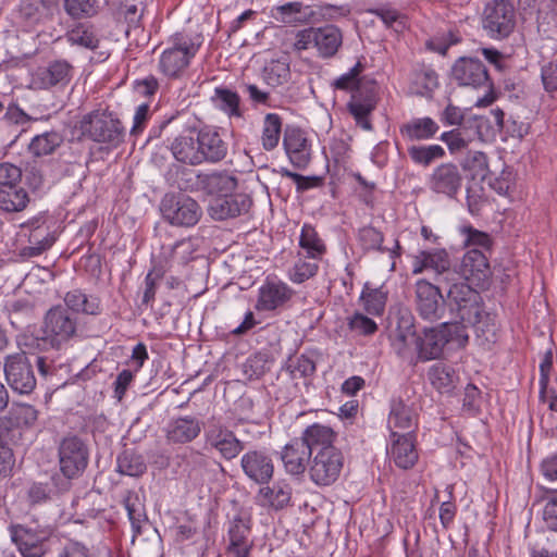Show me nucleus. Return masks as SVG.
<instances>
[{"mask_svg":"<svg viewBox=\"0 0 557 557\" xmlns=\"http://www.w3.org/2000/svg\"><path fill=\"white\" fill-rule=\"evenodd\" d=\"M391 337L393 350L398 357L413 364L420 361V336L412 324L408 321L405 325L399 324Z\"/></svg>","mask_w":557,"mask_h":557,"instance_id":"aec40b11","label":"nucleus"},{"mask_svg":"<svg viewBox=\"0 0 557 557\" xmlns=\"http://www.w3.org/2000/svg\"><path fill=\"white\" fill-rule=\"evenodd\" d=\"M314 47L321 58H331L336 54L343 42L341 29L335 25H325L314 28Z\"/></svg>","mask_w":557,"mask_h":557,"instance_id":"473e14b6","label":"nucleus"},{"mask_svg":"<svg viewBox=\"0 0 557 557\" xmlns=\"http://www.w3.org/2000/svg\"><path fill=\"white\" fill-rule=\"evenodd\" d=\"M243 92L248 96L250 102L257 106L272 107L270 92L259 88L255 84H244Z\"/></svg>","mask_w":557,"mask_h":557,"instance_id":"69168bd1","label":"nucleus"},{"mask_svg":"<svg viewBox=\"0 0 557 557\" xmlns=\"http://www.w3.org/2000/svg\"><path fill=\"white\" fill-rule=\"evenodd\" d=\"M202 422L194 416L172 419L165 428L166 441L171 444H187L199 436Z\"/></svg>","mask_w":557,"mask_h":557,"instance_id":"393cba45","label":"nucleus"},{"mask_svg":"<svg viewBox=\"0 0 557 557\" xmlns=\"http://www.w3.org/2000/svg\"><path fill=\"white\" fill-rule=\"evenodd\" d=\"M89 449L77 435L69 434L58 444L59 469L63 479L53 476L52 480L60 491H67L71 481L79 478L88 466Z\"/></svg>","mask_w":557,"mask_h":557,"instance_id":"39448f33","label":"nucleus"},{"mask_svg":"<svg viewBox=\"0 0 557 557\" xmlns=\"http://www.w3.org/2000/svg\"><path fill=\"white\" fill-rule=\"evenodd\" d=\"M292 493L293 490L288 483L276 482L271 487H261L258 495L263 498L264 503L277 510L289 505Z\"/></svg>","mask_w":557,"mask_h":557,"instance_id":"ea45409f","label":"nucleus"},{"mask_svg":"<svg viewBox=\"0 0 557 557\" xmlns=\"http://www.w3.org/2000/svg\"><path fill=\"white\" fill-rule=\"evenodd\" d=\"M50 532L45 529H34L27 525L11 528L12 541L16 544L22 557H44L48 552Z\"/></svg>","mask_w":557,"mask_h":557,"instance_id":"4468645a","label":"nucleus"},{"mask_svg":"<svg viewBox=\"0 0 557 557\" xmlns=\"http://www.w3.org/2000/svg\"><path fill=\"white\" fill-rule=\"evenodd\" d=\"M200 186L211 195L224 196L232 194L237 187V177L226 171L197 175Z\"/></svg>","mask_w":557,"mask_h":557,"instance_id":"c756f323","label":"nucleus"},{"mask_svg":"<svg viewBox=\"0 0 557 557\" xmlns=\"http://www.w3.org/2000/svg\"><path fill=\"white\" fill-rule=\"evenodd\" d=\"M451 314L455 315L451 321L444 322L437 327L424 330V335L420 337L419 343L421 361L438 358L448 343H456L460 347L468 343L467 329L474 326L476 323L463 321L456 312Z\"/></svg>","mask_w":557,"mask_h":557,"instance_id":"20e7f679","label":"nucleus"},{"mask_svg":"<svg viewBox=\"0 0 557 557\" xmlns=\"http://www.w3.org/2000/svg\"><path fill=\"white\" fill-rule=\"evenodd\" d=\"M458 276L455 282H463L485 287L492 275L487 257L479 249L467 251L457 269Z\"/></svg>","mask_w":557,"mask_h":557,"instance_id":"2eb2a0df","label":"nucleus"},{"mask_svg":"<svg viewBox=\"0 0 557 557\" xmlns=\"http://www.w3.org/2000/svg\"><path fill=\"white\" fill-rule=\"evenodd\" d=\"M79 324L76 315L62 305L51 307L44 315L40 334L34 338L40 349H62L78 337Z\"/></svg>","mask_w":557,"mask_h":557,"instance_id":"7ed1b4c3","label":"nucleus"},{"mask_svg":"<svg viewBox=\"0 0 557 557\" xmlns=\"http://www.w3.org/2000/svg\"><path fill=\"white\" fill-rule=\"evenodd\" d=\"M197 136L202 163H216L226 157L228 146L216 131L203 128L197 133Z\"/></svg>","mask_w":557,"mask_h":557,"instance_id":"bb28decb","label":"nucleus"},{"mask_svg":"<svg viewBox=\"0 0 557 557\" xmlns=\"http://www.w3.org/2000/svg\"><path fill=\"white\" fill-rule=\"evenodd\" d=\"M314 27L305 28L295 33L294 41L292 42V49L300 52L314 47Z\"/></svg>","mask_w":557,"mask_h":557,"instance_id":"774afa93","label":"nucleus"},{"mask_svg":"<svg viewBox=\"0 0 557 557\" xmlns=\"http://www.w3.org/2000/svg\"><path fill=\"white\" fill-rule=\"evenodd\" d=\"M294 295V290L282 281H265L259 288L256 308L272 311L284 306Z\"/></svg>","mask_w":557,"mask_h":557,"instance_id":"b1692460","label":"nucleus"},{"mask_svg":"<svg viewBox=\"0 0 557 557\" xmlns=\"http://www.w3.org/2000/svg\"><path fill=\"white\" fill-rule=\"evenodd\" d=\"M272 16L284 24H307L314 17L312 7L306 5L300 1H292L277 7L272 10Z\"/></svg>","mask_w":557,"mask_h":557,"instance_id":"c85d7f7f","label":"nucleus"},{"mask_svg":"<svg viewBox=\"0 0 557 557\" xmlns=\"http://www.w3.org/2000/svg\"><path fill=\"white\" fill-rule=\"evenodd\" d=\"M429 379L440 393H450L455 388L457 376L451 367L436 363L430 369Z\"/></svg>","mask_w":557,"mask_h":557,"instance_id":"49530a36","label":"nucleus"},{"mask_svg":"<svg viewBox=\"0 0 557 557\" xmlns=\"http://www.w3.org/2000/svg\"><path fill=\"white\" fill-rule=\"evenodd\" d=\"M336 434L326 425L314 423L307 426L299 437L304 444L311 450L312 455L337 449L334 446Z\"/></svg>","mask_w":557,"mask_h":557,"instance_id":"a878e982","label":"nucleus"},{"mask_svg":"<svg viewBox=\"0 0 557 557\" xmlns=\"http://www.w3.org/2000/svg\"><path fill=\"white\" fill-rule=\"evenodd\" d=\"M438 87L436 72L428 66H422L413 73L411 91L418 96L429 97Z\"/></svg>","mask_w":557,"mask_h":557,"instance_id":"79ce46f5","label":"nucleus"},{"mask_svg":"<svg viewBox=\"0 0 557 557\" xmlns=\"http://www.w3.org/2000/svg\"><path fill=\"white\" fill-rule=\"evenodd\" d=\"M240 467L245 475L257 484H268L274 474L272 457L262 449L246 451L240 458Z\"/></svg>","mask_w":557,"mask_h":557,"instance_id":"dca6fc26","label":"nucleus"},{"mask_svg":"<svg viewBox=\"0 0 557 557\" xmlns=\"http://www.w3.org/2000/svg\"><path fill=\"white\" fill-rule=\"evenodd\" d=\"M65 37L71 45L90 50L97 49L100 42L95 26L87 23H78L66 33Z\"/></svg>","mask_w":557,"mask_h":557,"instance_id":"58836bf2","label":"nucleus"},{"mask_svg":"<svg viewBox=\"0 0 557 557\" xmlns=\"http://www.w3.org/2000/svg\"><path fill=\"white\" fill-rule=\"evenodd\" d=\"M451 78L459 86L492 89L493 83L487 69L476 58L461 57L451 67Z\"/></svg>","mask_w":557,"mask_h":557,"instance_id":"ddd939ff","label":"nucleus"},{"mask_svg":"<svg viewBox=\"0 0 557 557\" xmlns=\"http://www.w3.org/2000/svg\"><path fill=\"white\" fill-rule=\"evenodd\" d=\"M343 468V455L339 449H331L312 455L308 473L318 486H329L339 476Z\"/></svg>","mask_w":557,"mask_h":557,"instance_id":"f8f14e48","label":"nucleus"},{"mask_svg":"<svg viewBox=\"0 0 557 557\" xmlns=\"http://www.w3.org/2000/svg\"><path fill=\"white\" fill-rule=\"evenodd\" d=\"M65 309L76 313L98 315L102 311L100 298L94 295H87L82 289H73L64 296Z\"/></svg>","mask_w":557,"mask_h":557,"instance_id":"7c9ffc66","label":"nucleus"},{"mask_svg":"<svg viewBox=\"0 0 557 557\" xmlns=\"http://www.w3.org/2000/svg\"><path fill=\"white\" fill-rule=\"evenodd\" d=\"M78 129L85 138L111 147H117L125 135L121 121L106 110H94L83 115Z\"/></svg>","mask_w":557,"mask_h":557,"instance_id":"423d86ee","label":"nucleus"},{"mask_svg":"<svg viewBox=\"0 0 557 557\" xmlns=\"http://www.w3.org/2000/svg\"><path fill=\"white\" fill-rule=\"evenodd\" d=\"M251 205L252 199L246 194L218 196L210 201L208 213L212 219L223 221L247 213Z\"/></svg>","mask_w":557,"mask_h":557,"instance_id":"a211bd4d","label":"nucleus"},{"mask_svg":"<svg viewBox=\"0 0 557 557\" xmlns=\"http://www.w3.org/2000/svg\"><path fill=\"white\" fill-rule=\"evenodd\" d=\"M250 525L248 521H245L242 517H235L228 528V546H238L245 544H253L249 540Z\"/></svg>","mask_w":557,"mask_h":557,"instance_id":"4d7b16f0","label":"nucleus"},{"mask_svg":"<svg viewBox=\"0 0 557 557\" xmlns=\"http://www.w3.org/2000/svg\"><path fill=\"white\" fill-rule=\"evenodd\" d=\"M543 500V521L549 530L557 532V491H547Z\"/></svg>","mask_w":557,"mask_h":557,"instance_id":"052dcab7","label":"nucleus"},{"mask_svg":"<svg viewBox=\"0 0 557 557\" xmlns=\"http://www.w3.org/2000/svg\"><path fill=\"white\" fill-rule=\"evenodd\" d=\"M30 203L28 191L20 186L0 188V211L4 213H20Z\"/></svg>","mask_w":557,"mask_h":557,"instance_id":"f704fd0d","label":"nucleus"},{"mask_svg":"<svg viewBox=\"0 0 557 557\" xmlns=\"http://www.w3.org/2000/svg\"><path fill=\"white\" fill-rule=\"evenodd\" d=\"M206 445L215 449L225 460L235 459L244 449L245 443L224 425H213L205 432Z\"/></svg>","mask_w":557,"mask_h":557,"instance_id":"f3484780","label":"nucleus"},{"mask_svg":"<svg viewBox=\"0 0 557 557\" xmlns=\"http://www.w3.org/2000/svg\"><path fill=\"white\" fill-rule=\"evenodd\" d=\"M312 458L311 450L296 437L284 446L281 459L287 473L302 475L309 468Z\"/></svg>","mask_w":557,"mask_h":557,"instance_id":"5701e85b","label":"nucleus"},{"mask_svg":"<svg viewBox=\"0 0 557 557\" xmlns=\"http://www.w3.org/2000/svg\"><path fill=\"white\" fill-rule=\"evenodd\" d=\"M462 176L454 163H442L436 166L429 178V188L436 194L454 198L460 190Z\"/></svg>","mask_w":557,"mask_h":557,"instance_id":"6ab92c4d","label":"nucleus"},{"mask_svg":"<svg viewBox=\"0 0 557 557\" xmlns=\"http://www.w3.org/2000/svg\"><path fill=\"white\" fill-rule=\"evenodd\" d=\"M282 132V119L276 113H268L264 116L262 131V145L265 150L274 149L280 140Z\"/></svg>","mask_w":557,"mask_h":557,"instance_id":"3c124183","label":"nucleus"},{"mask_svg":"<svg viewBox=\"0 0 557 557\" xmlns=\"http://www.w3.org/2000/svg\"><path fill=\"white\" fill-rule=\"evenodd\" d=\"M8 423L11 420L15 422V425L32 426L37 421L38 411L28 404L13 403L12 407L5 416H3Z\"/></svg>","mask_w":557,"mask_h":557,"instance_id":"603ef678","label":"nucleus"},{"mask_svg":"<svg viewBox=\"0 0 557 557\" xmlns=\"http://www.w3.org/2000/svg\"><path fill=\"white\" fill-rule=\"evenodd\" d=\"M414 293L416 310L420 318L430 322L443 319L446 301L438 286L426 280H419Z\"/></svg>","mask_w":557,"mask_h":557,"instance_id":"9b49d317","label":"nucleus"},{"mask_svg":"<svg viewBox=\"0 0 557 557\" xmlns=\"http://www.w3.org/2000/svg\"><path fill=\"white\" fill-rule=\"evenodd\" d=\"M117 472L129 476H140L147 470L144 457L134 449H125L117 457Z\"/></svg>","mask_w":557,"mask_h":557,"instance_id":"c03bdc74","label":"nucleus"},{"mask_svg":"<svg viewBox=\"0 0 557 557\" xmlns=\"http://www.w3.org/2000/svg\"><path fill=\"white\" fill-rule=\"evenodd\" d=\"M171 151L178 162L189 165L202 163L197 133L177 136L171 144Z\"/></svg>","mask_w":557,"mask_h":557,"instance_id":"cd10ccee","label":"nucleus"},{"mask_svg":"<svg viewBox=\"0 0 557 557\" xmlns=\"http://www.w3.org/2000/svg\"><path fill=\"white\" fill-rule=\"evenodd\" d=\"M515 9L509 0H492L486 3L482 25L491 38L508 37L515 28Z\"/></svg>","mask_w":557,"mask_h":557,"instance_id":"1a4fd4ad","label":"nucleus"},{"mask_svg":"<svg viewBox=\"0 0 557 557\" xmlns=\"http://www.w3.org/2000/svg\"><path fill=\"white\" fill-rule=\"evenodd\" d=\"M53 242L54 238L49 233L41 236L38 232H35L29 236V245L21 250V256L26 258L37 257L49 249Z\"/></svg>","mask_w":557,"mask_h":557,"instance_id":"13d9d810","label":"nucleus"},{"mask_svg":"<svg viewBox=\"0 0 557 557\" xmlns=\"http://www.w3.org/2000/svg\"><path fill=\"white\" fill-rule=\"evenodd\" d=\"M358 240L362 249L366 251H389L391 257L395 258L400 255V245L395 240L393 249H386L382 246L384 236L383 233L373 226H363L358 232Z\"/></svg>","mask_w":557,"mask_h":557,"instance_id":"e433bc0d","label":"nucleus"},{"mask_svg":"<svg viewBox=\"0 0 557 557\" xmlns=\"http://www.w3.org/2000/svg\"><path fill=\"white\" fill-rule=\"evenodd\" d=\"M265 366L267 359L263 355H253L244 363V373L248 380L259 379L265 373Z\"/></svg>","mask_w":557,"mask_h":557,"instance_id":"0e129e2a","label":"nucleus"},{"mask_svg":"<svg viewBox=\"0 0 557 557\" xmlns=\"http://www.w3.org/2000/svg\"><path fill=\"white\" fill-rule=\"evenodd\" d=\"M389 456L401 469H410L418 461V453L410 433L398 436L392 445Z\"/></svg>","mask_w":557,"mask_h":557,"instance_id":"72a5a7b5","label":"nucleus"},{"mask_svg":"<svg viewBox=\"0 0 557 557\" xmlns=\"http://www.w3.org/2000/svg\"><path fill=\"white\" fill-rule=\"evenodd\" d=\"M349 327L360 335H371L377 330L376 323L361 313L352 315L349 320Z\"/></svg>","mask_w":557,"mask_h":557,"instance_id":"338daca9","label":"nucleus"},{"mask_svg":"<svg viewBox=\"0 0 557 557\" xmlns=\"http://www.w3.org/2000/svg\"><path fill=\"white\" fill-rule=\"evenodd\" d=\"M364 309L371 314H381L386 304V293L382 288H371L367 283L361 293Z\"/></svg>","mask_w":557,"mask_h":557,"instance_id":"6e6d98bb","label":"nucleus"},{"mask_svg":"<svg viewBox=\"0 0 557 557\" xmlns=\"http://www.w3.org/2000/svg\"><path fill=\"white\" fill-rule=\"evenodd\" d=\"M423 260L428 270L435 273V281L449 286L447 306L450 313L456 312L468 323H480L484 314L482 297L466 282H455L457 268L451 267L450 258L445 249L424 250Z\"/></svg>","mask_w":557,"mask_h":557,"instance_id":"f257e3e1","label":"nucleus"},{"mask_svg":"<svg viewBox=\"0 0 557 557\" xmlns=\"http://www.w3.org/2000/svg\"><path fill=\"white\" fill-rule=\"evenodd\" d=\"M211 101L220 111L225 113L230 119H243L244 111L240 107L239 95L226 87H216Z\"/></svg>","mask_w":557,"mask_h":557,"instance_id":"c9c22d12","label":"nucleus"},{"mask_svg":"<svg viewBox=\"0 0 557 557\" xmlns=\"http://www.w3.org/2000/svg\"><path fill=\"white\" fill-rule=\"evenodd\" d=\"M319 270L318 260L299 258L295 264L288 270V278L296 284H301L313 277Z\"/></svg>","mask_w":557,"mask_h":557,"instance_id":"864d4df0","label":"nucleus"},{"mask_svg":"<svg viewBox=\"0 0 557 557\" xmlns=\"http://www.w3.org/2000/svg\"><path fill=\"white\" fill-rule=\"evenodd\" d=\"M407 151L411 161L422 166H429L432 162L437 159H442L445 156V150L440 145H412L408 147Z\"/></svg>","mask_w":557,"mask_h":557,"instance_id":"8fccbe9b","label":"nucleus"},{"mask_svg":"<svg viewBox=\"0 0 557 557\" xmlns=\"http://www.w3.org/2000/svg\"><path fill=\"white\" fill-rule=\"evenodd\" d=\"M438 129V124L429 116L411 119L399 127L400 135L410 141L429 140Z\"/></svg>","mask_w":557,"mask_h":557,"instance_id":"2f4dec72","label":"nucleus"},{"mask_svg":"<svg viewBox=\"0 0 557 557\" xmlns=\"http://www.w3.org/2000/svg\"><path fill=\"white\" fill-rule=\"evenodd\" d=\"M362 71V63L357 62L347 73L336 78L332 86L335 89L351 91V99L347 104L348 110L359 126L371 131L372 124L368 116L376 106V85L374 82L362 83L359 79Z\"/></svg>","mask_w":557,"mask_h":557,"instance_id":"f03ea898","label":"nucleus"},{"mask_svg":"<svg viewBox=\"0 0 557 557\" xmlns=\"http://www.w3.org/2000/svg\"><path fill=\"white\" fill-rule=\"evenodd\" d=\"M370 13L376 15L387 26L399 32L405 27L404 16L395 9L389 7H380L370 10Z\"/></svg>","mask_w":557,"mask_h":557,"instance_id":"680f3d73","label":"nucleus"},{"mask_svg":"<svg viewBox=\"0 0 557 557\" xmlns=\"http://www.w3.org/2000/svg\"><path fill=\"white\" fill-rule=\"evenodd\" d=\"M283 145L290 162L298 169H305L311 159V145L306 133L294 126L285 129Z\"/></svg>","mask_w":557,"mask_h":557,"instance_id":"412c9836","label":"nucleus"},{"mask_svg":"<svg viewBox=\"0 0 557 557\" xmlns=\"http://www.w3.org/2000/svg\"><path fill=\"white\" fill-rule=\"evenodd\" d=\"M299 246L305 250L306 257L313 260H320L326 251L323 240L318 235L315 228L310 224L302 226Z\"/></svg>","mask_w":557,"mask_h":557,"instance_id":"a19ab883","label":"nucleus"},{"mask_svg":"<svg viewBox=\"0 0 557 557\" xmlns=\"http://www.w3.org/2000/svg\"><path fill=\"white\" fill-rule=\"evenodd\" d=\"M63 143V137L59 132L50 131L35 136L29 146V152L35 157H45L53 153Z\"/></svg>","mask_w":557,"mask_h":557,"instance_id":"37998d69","label":"nucleus"},{"mask_svg":"<svg viewBox=\"0 0 557 557\" xmlns=\"http://www.w3.org/2000/svg\"><path fill=\"white\" fill-rule=\"evenodd\" d=\"M162 216L171 225L190 227L202 215L199 203L186 195H166L160 206Z\"/></svg>","mask_w":557,"mask_h":557,"instance_id":"0eeeda50","label":"nucleus"},{"mask_svg":"<svg viewBox=\"0 0 557 557\" xmlns=\"http://www.w3.org/2000/svg\"><path fill=\"white\" fill-rule=\"evenodd\" d=\"M263 79L271 87H278L290 77L289 62L286 58L271 60L263 67Z\"/></svg>","mask_w":557,"mask_h":557,"instance_id":"a18cd8bd","label":"nucleus"},{"mask_svg":"<svg viewBox=\"0 0 557 557\" xmlns=\"http://www.w3.org/2000/svg\"><path fill=\"white\" fill-rule=\"evenodd\" d=\"M414 423V413L401 399H394L391 405L388 416V426L391 429L408 430Z\"/></svg>","mask_w":557,"mask_h":557,"instance_id":"de8ad7c7","label":"nucleus"},{"mask_svg":"<svg viewBox=\"0 0 557 557\" xmlns=\"http://www.w3.org/2000/svg\"><path fill=\"white\" fill-rule=\"evenodd\" d=\"M459 231L465 236V246L488 249L492 245V239L487 233L479 231L471 225H462Z\"/></svg>","mask_w":557,"mask_h":557,"instance_id":"bf43d9fd","label":"nucleus"},{"mask_svg":"<svg viewBox=\"0 0 557 557\" xmlns=\"http://www.w3.org/2000/svg\"><path fill=\"white\" fill-rule=\"evenodd\" d=\"M64 10L72 18L92 17L98 13V0H63Z\"/></svg>","mask_w":557,"mask_h":557,"instance_id":"5fc2aeb1","label":"nucleus"},{"mask_svg":"<svg viewBox=\"0 0 557 557\" xmlns=\"http://www.w3.org/2000/svg\"><path fill=\"white\" fill-rule=\"evenodd\" d=\"M461 165L466 172H469L472 180L486 181L488 177L487 157L481 151H469Z\"/></svg>","mask_w":557,"mask_h":557,"instance_id":"09e8293b","label":"nucleus"},{"mask_svg":"<svg viewBox=\"0 0 557 557\" xmlns=\"http://www.w3.org/2000/svg\"><path fill=\"white\" fill-rule=\"evenodd\" d=\"M21 180V168L10 162L0 163V188L17 185Z\"/></svg>","mask_w":557,"mask_h":557,"instance_id":"e2e57ef3","label":"nucleus"},{"mask_svg":"<svg viewBox=\"0 0 557 557\" xmlns=\"http://www.w3.org/2000/svg\"><path fill=\"white\" fill-rule=\"evenodd\" d=\"M20 15L29 26L36 25L50 17L51 1L49 0H22Z\"/></svg>","mask_w":557,"mask_h":557,"instance_id":"4c0bfd02","label":"nucleus"},{"mask_svg":"<svg viewBox=\"0 0 557 557\" xmlns=\"http://www.w3.org/2000/svg\"><path fill=\"white\" fill-rule=\"evenodd\" d=\"M73 66L65 60H54L37 70L35 84L40 89L63 88L72 78Z\"/></svg>","mask_w":557,"mask_h":557,"instance_id":"4be33fe9","label":"nucleus"},{"mask_svg":"<svg viewBox=\"0 0 557 557\" xmlns=\"http://www.w3.org/2000/svg\"><path fill=\"white\" fill-rule=\"evenodd\" d=\"M199 49L188 36L175 34L172 37V46L165 49L160 58V69L169 77H178L189 65Z\"/></svg>","mask_w":557,"mask_h":557,"instance_id":"6e6552de","label":"nucleus"},{"mask_svg":"<svg viewBox=\"0 0 557 557\" xmlns=\"http://www.w3.org/2000/svg\"><path fill=\"white\" fill-rule=\"evenodd\" d=\"M3 371L7 383L14 392L29 395L36 388L33 364L25 351L8 355L4 358Z\"/></svg>","mask_w":557,"mask_h":557,"instance_id":"9d476101","label":"nucleus"}]
</instances>
